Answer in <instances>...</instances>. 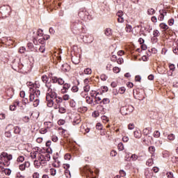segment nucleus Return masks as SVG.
Returning a JSON list of instances; mask_svg holds the SVG:
<instances>
[{
  "label": "nucleus",
  "mask_w": 178,
  "mask_h": 178,
  "mask_svg": "<svg viewBox=\"0 0 178 178\" xmlns=\"http://www.w3.org/2000/svg\"><path fill=\"white\" fill-rule=\"evenodd\" d=\"M70 28L74 34H79L83 30V22L80 20L72 21Z\"/></svg>",
  "instance_id": "obj_1"
},
{
  "label": "nucleus",
  "mask_w": 178,
  "mask_h": 178,
  "mask_svg": "<svg viewBox=\"0 0 178 178\" xmlns=\"http://www.w3.org/2000/svg\"><path fill=\"white\" fill-rule=\"evenodd\" d=\"M46 87L47 88V93L46 96V99H54L58 97V94L52 90V84H51V82H49L48 83L46 84Z\"/></svg>",
  "instance_id": "obj_2"
},
{
  "label": "nucleus",
  "mask_w": 178,
  "mask_h": 178,
  "mask_svg": "<svg viewBox=\"0 0 178 178\" xmlns=\"http://www.w3.org/2000/svg\"><path fill=\"white\" fill-rule=\"evenodd\" d=\"M133 111H134V107L131 105L124 106L120 108V113L123 115H130Z\"/></svg>",
  "instance_id": "obj_3"
},
{
  "label": "nucleus",
  "mask_w": 178,
  "mask_h": 178,
  "mask_svg": "<svg viewBox=\"0 0 178 178\" xmlns=\"http://www.w3.org/2000/svg\"><path fill=\"white\" fill-rule=\"evenodd\" d=\"M10 6H3L0 8V13L2 15V17H8L10 15Z\"/></svg>",
  "instance_id": "obj_4"
},
{
  "label": "nucleus",
  "mask_w": 178,
  "mask_h": 178,
  "mask_svg": "<svg viewBox=\"0 0 178 178\" xmlns=\"http://www.w3.org/2000/svg\"><path fill=\"white\" fill-rule=\"evenodd\" d=\"M5 136L8 138L12 137V131H13V124H9L6 128Z\"/></svg>",
  "instance_id": "obj_5"
},
{
  "label": "nucleus",
  "mask_w": 178,
  "mask_h": 178,
  "mask_svg": "<svg viewBox=\"0 0 178 178\" xmlns=\"http://www.w3.org/2000/svg\"><path fill=\"white\" fill-rule=\"evenodd\" d=\"M29 102H33V106L35 108H36V106H38V105H40V99L38 97H35L34 95H29Z\"/></svg>",
  "instance_id": "obj_6"
},
{
  "label": "nucleus",
  "mask_w": 178,
  "mask_h": 178,
  "mask_svg": "<svg viewBox=\"0 0 178 178\" xmlns=\"http://www.w3.org/2000/svg\"><path fill=\"white\" fill-rule=\"evenodd\" d=\"M83 41L85 44H91L94 42V36L92 35L87 34L83 37Z\"/></svg>",
  "instance_id": "obj_7"
},
{
  "label": "nucleus",
  "mask_w": 178,
  "mask_h": 178,
  "mask_svg": "<svg viewBox=\"0 0 178 178\" xmlns=\"http://www.w3.org/2000/svg\"><path fill=\"white\" fill-rule=\"evenodd\" d=\"M83 83H84V86H83V91L84 92H90V90L91 88V83H90V81L88 80V79H84L83 81Z\"/></svg>",
  "instance_id": "obj_8"
},
{
  "label": "nucleus",
  "mask_w": 178,
  "mask_h": 178,
  "mask_svg": "<svg viewBox=\"0 0 178 178\" xmlns=\"http://www.w3.org/2000/svg\"><path fill=\"white\" fill-rule=\"evenodd\" d=\"M51 81L54 84H56V83H58L60 86H63V84H65V81L63 79L58 78L56 76H52Z\"/></svg>",
  "instance_id": "obj_9"
},
{
  "label": "nucleus",
  "mask_w": 178,
  "mask_h": 178,
  "mask_svg": "<svg viewBox=\"0 0 178 178\" xmlns=\"http://www.w3.org/2000/svg\"><path fill=\"white\" fill-rule=\"evenodd\" d=\"M38 159H43L44 161H46V162H49V161H51V155L49 153L40 154L39 156H38Z\"/></svg>",
  "instance_id": "obj_10"
},
{
  "label": "nucleus",
  "mask_w": 178,
  "mask_h": 178,
  "mask_svg": "<svg viewBox=\"0 0 178 178\" xmlns=\"http://www.w3.org/2000/svg\"><path fill=\"white\" fill-rule=\"evenodd\" d=\"M88 12H87L86 10H83V11H80L78 13V16H79V17L81 19H88Z\"/></svg>",
  "instance_id": "obj_11"
},
{
  "label": "nucleus",
  "mask_w": 178,
  "mask_h": 178,
  "mask_svg": "<svg viewBox=\"0 0 178 178\" xmlns=\"http://www.w3.org/2000/svg\"><path fill=\"white\" fill-rule=\"evenodd\" d=\"M63 89L61 90V92L63 94H66V92H67V91H69V88H70L71 86H70V83H63Z\"/></svg>",
  "instance_id": "obj_12"
},
{
  "label": "nucleus",
  "mask_w": 178,
  "mask_h": 178,
  "mask_svg": "<svg viewBox=\"0 0 178 178\" xmlns=\"http://www.w3.org/2000/svg\"><path fill=\"white\" fill-rule=\"evenodd\" d=\"M30 168V162L25 161L24 163L19 165V170H26V168Z\"/></svg>",
  "instance_id": "obj_13"
},
{
  "label": "nucleus",
  "mask_w": 178,
  "mask_h": 178,
  "mask_svg": "<svg viewBox=\"0 0 178 178\" xmlns=\"http://www.w3.org/2000/svg\"><path fill=\"white\" fill-rule=\"evenodd\" d=\"M34 95L35 98H38L40 95H41V91L38 89H33V92L30 94V95Z\"/></svg>",
  "instance_id": "obj_14"
},
{
  "label": "nucleus",
  "mask_w": 178,
  "mask_h": 178,
  "mask_svg": "<svg viewBox=\"0 0 178 178\" xmlns=\"http://www.w3.org/2000/svg\"><path fill=\"white\" fill-rule=\"evenodd\" d=\"M143 133L144 136H148L149 137V134L152 133V129L151 128H145L143 129Z\"/></svg>",
  "instance_id": "obj_15"
},
{
  "label": "nucleus",
  "mask_w": 178,
  "mask_h": 178,
  "mask_svg": "<svg viewBox=\"0 0 178 178\" xmlns=\"http://www.w3.org/2000/svg\"><path fill=\"white\" fill-rule=\"evenodd\" d=\"M99 92L96 93V95L95 96V102L97 104H102V99L101 98V96H99Z\"/></svg>",
  "instance_id": "obj_16"
},
{
  "label": "nucleus",
  "mask_w": 178,
  "mask_h": 178,
  "mask_svg": "<svg viewBox=\"0 0 178 178\" xmlns=\"http://www.w3.org/2000/svg\"><path fill=\"white\" fill-rule=\"evenodd\" d=\"M13 131L14 134H20V132L22 131V129L19 127H13Z\"/></svg>",
  "instance_id": "obj_17"
},
{
  "label": "nucleus",
  "mask_w": 178,
  "mask_h": 178,
  "mask_svg": "<svg viewBox=\"0 0 178 178\" xmlns=\"http://www.w3.org/2000/svg\"><path fill=\"white\" fill-rule=\"evenodd\" d=\"M47 101V105L49 108H52L54 106V99H46Z\"/></svg>",
  "instance_id": "obj_18"
},
{
  "label": "nucleus",
  "mask_w": 178,
  "mask_h": 178,
  "mask_svg": "<svg viewBox=\"0 0 178 178\" xmlns=\"http://www.w3.org/2000/svg\"><path fill=\"white\" fill-rule=\"evenodd\" d=\"M61 70L63 72H69L70 70V66L67 63H65L62 65Z\"/></svg>",
  "instance_id": "obj_19"
},
{
  "label": "nucleus",
  "mask_w": 178,
  "mask_h": 178,
  "mask_svg": "<svg viewBox=\"0 0 178 178\" xmlns=\"http://www.w3.org/2000/svg\"><path fill=\"white\" fill-rule=\"evenodd\" d=\"M11 66L14 70H16V67H19V61L16 60V59H14L12 62Z\"/></svg>",
  "instance_id": "obj_20"
},
{
  "label": "nucleus",
  "mask_w": 178,
  "mask_h": 178,
  "mask_svg": "<svg viewBox=\"0 0 178 178\" xmlns=\"http://www.w3.org/2000/svg\"><path fill=\"white\" fill-rule=\"evenodd\" d=\"M134 136L135 138H141V131L136 130L134 132Z\"/></svg>",
  "instance_id": "obj_21"
},
{
  "label": "nucleus",
  "mask_w": 178,
  "mask_h": 178,
  "mask_svg": "<svg viewBox=\"0 0 178 178\" xmlns=\"http://www.w3.org/2000/svg\"><path fill=\"white\" fill-rule=\"evenodd\" d=\"M53 101H55L58 104H62L63 102V99L60 97H56L54 99H53Z\"/></svg>",
  "instance_id": "obj_22"
},
{
  "label": "nucleus",
  "mask_w": 178,
  "mask_h": 178,
  "mask_svg": "<svg viewBox=\"0 0 178 178\" xmlns=\"http://www.w3.org/2000/svg\"><path fill=\"white\" fill-rule=\"evenodd\" d=\"M30 35H32V38H38V34L35 29L32 30V33H30Z\"/></svg>",
  "instance_id": "obj_23"
},
{
  "label": "nucleus",
  "mask_w": 178,
  "mask_h": 178,
  "mask_svg": "<svg viewBox=\"0 0 178 178\" xmlns=\"http://www.w3.org/2000/svg\"><path fill=\"white\" fill-rule=\"evenodd\" d=\"M41 79H42V81L44 83L45 86H47V84L49 83L48 82V76L47 75H43L42 76Z\"/></svg>",
  "instance_id": "obj_24"
},
{
  "label": "nucleus",
  "mask_w": 178,
  "mask_h": 178,
  "mask_svg": "<svg viewBox=\"0 0 178 178\" xmlns=\"http://www.w3.org/2000/svg\"><path fill=\"white\" fill-rule=\"evenodd\" d=\"M104 34L109 37V35H112V29L111 28H107L104 32Z\"/></svg>",
  "instance_id": "obj_25"
},
{
  "label": "nucleus",
  "mask_w": 178,
  "mask_h": 178,
  "mask_svg": "<svg viewBox=\"0 0 178 178\" xmlns=\"http://www.w3.org/2000/svg\"><path fill=\"white\" fill-rule=\"evenodd\" d=\"M149 152L152 154V156H155V155H154V152H155V147L154 146L149 147Z\"/></svg>",
  "instance_id": "obj_26"
},
{
  "label": "nucleus",
  "mask_w": 178,
  "mask_h": 178,
  "mask_svg": "<svg viewBox=\"0 0 178 178\" xmlns=\"http://www.w3.org/2000/svg\"><path fill=\"white\" fill-rule=\"evenodd\" d=\"M165 13V15H166V12L163 11L162 13H161V15L159 17V20H160V22H162V20H163V19H165V15L163 14Z\"/></svg>",
  "instance_id": "obj_27"
},
{
  "label": "nucleus",
  "mask_w": 178,
  "mask_h": 178,
  "mask_svg": "<svg viewBox=\"0 0 178 178\" xmlns=\"http://www.w3.org/2000/svg\"><path fill=\"white\" fill-rule=\"evenodd\" d=\"M147 166H152L154 165V160L152 159H149L146 162Z\"/></svg>",
  "instance_id": "obj_28"
},
{
  "label": "nucleus",
  "mask_w": 178,
  "mask_h": 178,
  "mask_svg": "<svg viewBox=\"0 0 178 178\" xmlns=\"http://www.w3.org/2000/svg\"><path fill=\"white\" fill-rule=\"evenodd\" d=\"M27 48L29 51H34V44L33 43L29 42L27 44Z\"/></svg>",
  "instance_id": "obj_29"
},
{
  "label": "nucleus",
  "mask_w": 178,
  "mask_h": 178,
  "mask_svg": "<svg viewBox=\"0 0 178 178\" xmlns=\"http://www.w3.org/2000/svg\"><path fill=\"white\" fill-rule=\"evenodd\" d=\"M109 102H111V100L109 99V98H104L102 100V104H104V105H106L109 104Z\"/></svg>",
  "instance_id": "obj_30"
},
{
  "label": "nucleus",
  "mask_w": 178,
  "mask_h": 178,
  "mask_svg": "<svg viewBox=\"0 0 178 178\" xmlns=\"http://www.w3.org/2000/svg\"><path fill=\"white\" fill-rule=\"evenodd\" d=\"M83 73H85V74H91L92 73V70L91 68H86L84 70Z\"/></svg>",
  "instance_id": "obj_31"
},
{
  "label": "nucleus",
  "mask_w": 178,
  "mask_h": 178,
  "mask_svg": "<svg viewBox=\"0 0 178 178\" xmlns=\"http://www.w3.org/2000/svg\"><path fill=\"white\" fill-rule=\"evenodd\" d=\"M147 15H155V10L154 8H149L147 10Z\"/></svg>",
  "instance_id": "obj_32"
},
{
  "label": "nucleus",
  "mask_w": 178,
  "mask_h": 178,
  "mask_svg": "<svg viewBox=\"0 0 178 178\" xmlns=\"http://www.w3.org/2000/svg\"><path fill=\"white\" fill-rule=\"evenodd\" d=\"M4 173L7 176H10V173H12V170L9 168H4Z\"/></svg>",
  "instance_id": "obj_33"
},
{
  "label": "nucleus",
  "mask_w": 178,
  "mask_h": 178,
  "mask_svg": "<svg viewBox=\"0 0 178 178\" xmlns=\"http://www.w3.org/2000/svg\"><path fill=\"white\" fill-rule=\"evenodd\" d=\"M159 26L161 29H163V30H168V29H169V26H168L166 24L163 23L160 24Z\"/></svg>",
  "instance_id": "obj_34"
},
{
  "label": "nucleus",
  "mask_w": 178,
  "mask_h": 178,
  "mask_svg": "<svg viewBox=\"0 0 178 178\" xmlns=\"http://www.w3.org/2000/svg\"><path fill=\"white\" fill-rule=\"evenodd\" d=\"M118 148L119 151H123V149H124V145H123L122 143H120L118 145Z\"/></svg>",
  "instance_id": "obj_35"
},
{
  "label": "nucleus",
  "mask_w": 178,
  "mask_h": 178,
  "mask_svg": "<svg viewBox=\"0 0 178 178\" xmlns=\"http://www.w3.org/2000/svg\"><path fill=\"white\" fill-rule=\"evenodd\" d=\"M153 136L155 138H159V137H161V132L159 131H155Z\"/></svg>",
  "instance_id": "obj_36"
},
{
  "label": "nucleus",
  "mask_w": 178,
  "mask_h": 178,
  "mask_svg": "<svg viewBox=\"0 0 178 178\" xmlns=\"http://www.w3.org/2000/svg\"><path fill=\"white\" fill-rule=\"evenodd\" d=\"M58 112L59 113H66V108L65 107H58Z\"/></svg>",
  "instance_id": "obj_37"
},
{
  "label": "nucleus",
  "mask_w": 178,
  "mask_h": 178,
  "mask_svg": "<svg viewBox=\"0 0 178 178\" xmlns=\"http://www.w3.org/2000/svg\"><path fill=\"white\" fill-rule=\"evenodd\" d=\"M175 134H170V135L168 136V139L170 140V141H173L175 140Z\"/></svg>",
  "instance_id": "obj_38"
},
{
  "label": "nucleus",
  "mask_w": 178,
  "mask_h": 178,
  "mask_svg": "<svg viewBox=\"0 0 178 178\" xmlns=\"http://www.w3.org/2000/svg\"><path fill=\"white\" fill-rule=\"evenodd\" d=\"M0 158L3 161V158H8V153L3 152L1 154Z\"/></svg>",
  "instance_id": "obj_39"
},
{
  "label": "nucleus",
  "mask_w": 178,
  "mask_h": 178,
  "mask_svg": "<svg viewBox=\"0 0 178 178\" xmlns=\"http://www.w3.org/2000/svg\"><path fill=\"white\" fill-rule=\"evenodd\" d=\"M39 51L42 54H44L45 52V46L44 44H42L39 48Z\"/></svg>",
  "instance_id": "obj_40"
},
{
  "label": "nucleus",
  "mask_w": 178,
  "mask_h": 178,
  "mask_svg": "<svg viewBox=\"0 0 178 178\" xmlns=\"http://www.w3.org/2000/svg\"><path fill=\"white\" fill-rule=\"evenodd\" d=\"M62 99L64 101H69V99H70V96L69 95H63Z\"/></svg>",
  "instance_id": "obj_41"
},
{
  "label": "nucleus",
  "mask_w": 178,
  "mask_h": 178,
  "mask_svg": "<svg viewBox=\"0 0 178 178\" xmlns=\"http://www.w3.org/2000/svg\"><path fill=\"white\" fill-rule=\"evenodd\" d=\"M50 174L51 175V176H55L56 175V169L51 168L50 169Z\"/></svg>",
  "instance_id": "obj_42"
},
{
  "label": "nucleus",
  "mask_w": 178,
  "mask_h": 178,
  "mask_svg": "<svg viewBox=\"0 0 178 178\" xmlns=\"http://www.w3.org/2000/svg\"><path fill=\"white\" fill-rule=\"evenodd\" d=\"M36 33H38V35L39 37H42L44 34L43 31L42 29H38V31H36Z\"/></svg>",
  "instance_id": "obj_43"
},
{
  "label": "nucleus",
  "mask_w": 178,
  "mask_h": 178,
  "mask_svg": "<svg viewBox=\"0 0 178 178\" xmlns=\"http://www.w3.org/2000/svg\"><path fill=\"white\" fill-rule=\"evenodd\" d=\"M37 152H31V158L32 159H35L37 158Z\"/></svg>",
  "instance_id": "obj_44"
},
{
  "label": "nucleus",
  "mask_w": 178,
  "mask_h": 178,
  "mask_svg": "<svg viewBox=\"0 0 178 178\" xmlns=\"http://www.w3.org/2000/svg\"><path fill=\"white\" fill-rule=\"evenodd\" d=\"M113 72H114L115 73H120V68H119L118 67H114L113 68Z\"/></svg>",
  "instance_id": "obj_45"
},
{
  "label": "nucleus",
  "mask_w": 178,
  "mask_h": 178,
  "mask_svg": "<svg viewBox=\"0 0 178 178\" xmlns=\"http://www.w3.org/2000/svg\"><path fill=\"white\" fill-rule=\"evenodd\" d=\"M131 25H127L125 30L127 31V33H130V31H131Z\"/></svg>",
  "instance_id": "obj_46"
},
{
  "label": "nucleus",
  "mask_w": 178,
  "mask_h": 178,
  "mask_svg": "<svg viewBox=\"0 0 178 178\" xmlns=\"http://www.w3.org/2000/svg\"><path fill=\"white\" fill-rule=\"evenodd\" d=\"M64 158L65 159H66V161H70V159H72V155H70V154H66Z\"/></svg>",
  "instance_id": "obj_47"
},
{
  "label": "nucleus",
  "mask_w": 178,
  "mask_h": 178,
  "mask_svg": "<svg viewBox=\"0 0 178 178\" xmlns=\"http://www.w3.org/2000/svg\"><path fill=\"white\" fill-rule=\"evenodd\" d=\"M119 92L121 94H124V92H126V88L125 87H121L119 89Z\"/></svg>",
  "instance_id": "obj_48"
},
{
  "label": "nucleus",
  "mask_w": 178,
  "mask_h": 178,
  "mask_svg": "<svg viewBox=\"0 0 178 178\" xmlns=\"http://www.w3.org/2000/svg\"><path fill=\"white\" fill-rule=\"evenodd\" d=\"M152 44H156V42H158V38L153 36L152 38Z\"/></svg>",
  "instance_id": "obj_49"
},
{
  "label": "nucleus",
  "mask_w": 178,
  "mask_h": 178,
  "mask_svg": "<svg viewBox=\"0 0 178 178\" xmlns=\"http://www.w3.org/2000/svg\"><path fill=\"white\" fill-rule=\"evenodd\" d=\"M24 161V156H19L17 159V162H23Z\"/></svg>",
  "instance_id": "obj_50"
},
{
  "label": "nucleus",
  "mask_w": 178,
  "mask_h": 178,
  "mask_svg": "<svg viewBox=\"0 0 178 178\" xmlns=\"http://www.w3.org/2000/svg\"><path fill=\"white\" fill-rule=\"evenodd\" d=\"M19 54H24V52H26V47H21L19 48Z\"/></svg>",
  "instance_id": "obj_51"
},
{
  "label": "nucleus",
  "mask_w": 178,
  "mask_h": 178,
  "mask_svg": "<svg viewBox=\"0 0 178 178\" xmlns=\"http://www.w3.org/2000/svg\"><path fill=\"white\" fill-rule=\"evenodd\" d=\"M153 37H159V31L158 30H154L153 32Z\"/></svg>",
  "instance_id": "obj_52"
},
{
  "label": "nucleus",
  "mask_w": 178,
  "mask_h": 178,
  "mask_svg": "<svg viewBox=\"0 0 178 178\" xmlns=\"http://www.w3.org/2000/svg\"><path fill=\"white\" fill-rule=\"evenodd\" d=\"M131 159L132 161H137V159H138V156L136 154H132Z\"/></svg>",
  "instance_id": "obj_53"
},
{
  "label": "nucleus",
  "mask_w": 178,
  "mask_h": 178,
  "mask_svg": "<svg viewBox=\"0 0 178 178\" xmlns=\"http://www.w3.org/2000/svg\"><path fill=\"white\" fill-rule=\"evenodd\" d=\"M71 90L72 92H77V91H79V87L73 86Z\"/></svg>",
  "instance_id": "obj_54"
},
{
  "label": "nucleus",
  "mask_w": 178,
  "mask_h": 178,
  "mask_svg": "<svg viewBox=\"0 0 178 178\" xmlns=\"http://www.w3.org/2000/svg\"><path fill=\"white\" fill-rule=\"evenodd\" d=\"M97 130H102V124L101 123H97L96 125Z\"/></svg>",
  "instance_id": "obj_55"
},
{
  "label": "nucleus",
  "mask_w": 178,
  "mask_h": 178,
  "mask_svg": "<svg viewBox=\"0 0 178 178\" xmlns=\"http://www.w3.org/2000/svg\"><path fill=\"white\" fill-rule=\"evenodd\" d=\"M51 140L54 143H56V141H58V136L53 135L51 136Z\"/></svg>",
  "instance_id": "obj_56"
},
{
  "label": "nucleus",
  "mask_w": 178,
  "mask_h": 178,
  "mask_svg": "<svg viewBox=\"0 0 178 178\" xmlns=\"http://www.w3.org/2000/svg\"><path fill=\"white\" fill-rule=\"evenodd\" d=\"M20 102H19V100H16L15 102H14L13 103V106H15V108H17V106H19Z\"/></svg>",
  "instance_id": "obj_57"
},
{
  "label": "nucleus",
  "mask_w": 178,
  "mask_h": 178,
  "mask_svg": "<svg viewBox=\"0 0 178 178\" xmlns=\"http://www.w3.org/2000/svg\"><path fill=\"white\" fill-rule=\"evenodd\" d=\"M29 120L30 118H29L28 116H25L23 118V122H24L25 123H29Z\"/></svg>",
  "instance_id": "obj_58"
},
{
  "label": "nucleus",
  "mask_w": 178,
  "mask_h": 178,
  "mask_svg": "<svg viewBox=\"0 0 178 178\" xmlns=\"http://www.w3.org/2000/svg\"><path fill=\"white\" fill-rule=\"evenodd\" d=\"M118 23H123L124 22V18H123V17H118Z\"/></svg>",
  "instance_id": "obj_59"
},
{
  "label": "nucleus",
  "mask_w": 178,
  "mask_h": 178,
  "mask_svg": "<svg viewBox=\"0 0 178 178\" xmlns=\"http://www.w3.org/2000/svg\"><path fill=\"white\" fill-rule=\"evenodd\" d=\"M117 16L118 17H123V11L120 10L117 13Z\"/></svg>",
  "instance_id": "obj_60"
},
{
  "label": "nucleus",
  "mask_w": 178,
  "mask_h": 178,
  "mask_svg": "<svg viewBox=\"0 0 178 178\" xmlns=\"http://www.w3.org/2000/svg\"><path fill=\"white\" fill-rule=\"evenodd\" d=\"M134 127H135L134 124H129L128 125L129 130H134Z\"/></svg>",
  "instance_id": "obj_61"
},
{
  "label": "nucleus",
  "mask_w": 178,
  "mask_h": 178,
  "mask_svg": "<svg viewBox=\"0 0 178 178\" xmlns=\"http://www.w3.org/2000/svg\"><path fill=\"white\" fill-rule=\"evenodd\" d=\"M117 154L118 153L115 150L111 151L110 153L111 156H116Z\"/></svg>",
  "instance_id": "obj_62"
},
{
  "label": "nucleus",
  "mask_w": 178,
  "mask_h": 178,
  "mask_svg": "<svg viewBox=\"0 0 178 178\" xmlns=\"http://www.w3.org/2000/svg\"><path fill=\"white\" fill-rule=\"evenodd\" d=\"M33 178H40V173H38V172H34V173L33 174Z\"/></svg>",
  "instance_id": "obj_63"
},
{
  "label": "nucleus",
  "mask_w": 178,
  "mask_h": 178,
  "mask_svg": "<svg viewBox=\"0 0 178 178\" xmlns=\"http://www.w3.org/2000/svg\"><path fill=\"white\" fill-rule=\"evenodd\" d=\"M65 175L66 177H69V176H70V171L69 170H65Z\"/></svg>",
  "instance_id": "obj_64"
}]
</instances>
